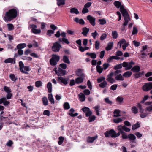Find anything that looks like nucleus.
I'll return each instance as SVG.
<instances>
[{
	"mask_svg": "<svg viewBox=\"0 0 152 152\" xmlns=\"http://www.w3.org/2000/svg\"><path fill=\"white\" fill-rule=\"evenodd\" d=\"M17 15V11L16 9L13 8L6 12L4 19L5 21H10L16 18Z\"/></svg>",
	"mask_w": 152,
	"mask_h": 152,
	"instance_id": "obj_1",
	"label": "nucleus"
},
{
	"mask_svg": "<svg viewBox=\"0 0 152 152\" xmlns=\"http://www.w3.org/2000/svg\"><path fill=\"white\" fill-rule=\"evenodd\" d=\"M60 60V56L56 55L53 54L52 55V57L50 60V63L51 66H56L57 62Z\"/></svg>",
	"mask_w": 152,
	"mask_h": 152,
	"instance_id": "obj_2",
	"label": "nucleus"
},
{
	"mask_svg": "<svg viewBox=\"0 0 152 152\" xmlns=\"http://www.w3.org/2000/svg\"><path fill=\"white\" fill-rule=\"evenodd\" d=\"M115 132L113 129L109 130L108 131H106L104 133L106 137H111L112 138H115Z\"/></svg>",
	"mask_w": 152,
	"mask_h": 152,
	"instance_id": "obj_3",
	"label": "nucleus"
},
{
	"mask_svg": "<svg viewBox=\"0 0 152 152\" xmlns=\"http://www.w3.org/2000/svg\"><path fill=\"white\" fill-rule=\"evenodd\" d=\"M61 48V45L57 42L54 43L52 47V49L53 51L55 52H58L60 48Z\"/></svg>",
	"mask_w": 152,
	"mask_h": 152,
	"instance_id": "obj_4",
	"label": "nucleus"
},
{
	"mask_svg": "<svg viewBox=\"0 0 152 152\" xmlns=\"http://www.w3.org/2000/svg\"><path fill=\"white\" fill-rule=\"evenodd\" d=\"M55 73L59 77L64 76L66 74V70H64L60 68H58L57 70H55Z\"/></svg>",
	"mask_w": 152,
	"mask_h": 152,
	"instance_id": "obj_5",
	"label": "nucleus"
},
{
	"mask_svg": "<svg viewBox=\"0 0 152 152\" xmlns=\"http://www.w3.org/2000/svg\"><path fill=\"white\" fill-rule=\"evenodd\" d=\"M152 89V82L146 83L143 86V90L147 91Z\"/></svg>",
	"mask_w": 152,
	"mask_h": 152,
	"instance_id": "obj_6",
	"label": "nucleus"
},
{
	"mask_svg": "<svg viewBox=\"0 0 152 152\" xmlns=\"http://www.w3.org/2000/svg\"><path fill=\"white\" fill-rule=\"evenodd\" d=\"M56 80L59 83H62L65 85H66L68 84L67 80L65 78L61 77H57Z\"/></svg>",
	"mask_w": 152,
	"mask_h": 152,
	"instance_id": "obj_7",
	"label": "nucleus"
},
{
	"mask_svg": "<svg viewBox=\"0 0 152 152\" xmlns=\"http://www.w3.org/2000/svg\"><path fill=\"white\" fill-rule=\"evenodd\" d=\"M87 19L89 21L90 23L93 26L95 25L96 19L90 15H88L87 17Z\"/></svg>",
	"mask_w": 152,
	"mask_h": 152,
	"instance_id": "obj_8",
	"label": "nucleus"
},
{
	"mask_svg": "<svg viewBox=\"0 0 152 152\" xmlns=\"http://www.w3.org/2000/svg\"><path fill=\"white\" fill-rule=\"evenodd\" d=\"M76 74L77 76L80 77H85V75L83 73V70L80 69H77L76 72Z\"/></svg>",
	"mask_w": 152,
	"mask_h": 152,
	"instance_id": "obj_9",
	"label": "nucleus"
},
{
	"mask_svg": "<svg viewBox=\"0 0 152 152\" xmlns=\"http://www.w3.org/2000/svg\"><path fill=\"white\" fill-rule=\"evenodd\" d=\"M120 10L123 17L129 15L126 10L124 8V6H122L120 8Z\"/></svg>",
	"mask_w": 152,
	"mask_h": 152,
	"instance_id": "obj_10",
	"label": "nucleus"
},
{
	"mask_svg": "<svg viewBox=\"0 0 152 152\" xmlns=\"http://www.w3.org/2000/svg\"><path fill=\"white\" fill-rule=\"evenodd\" d=\"M97 136L91 137L89 136L87 138V142L88 143H92L97 138Z\"/></svg>",
	"mask_w": 152,
	"mask_h": 152,
	"instance_id": "obj_11",
	"label": "nucleus"
},
{
	"mask_svg": "<svg viewBox=\"0 0 152 152\" xmlns=\"http://www.w3.org/2000/svg\"><path fill=\"white\" fill-rule=\"evenodd\" d=\"M83 32L81 34L84 36H86L87 33L89 31V29L86 27H84L82 28Z\"/></svg>",
	"mask_w": 152,
	"mask_h": 152,
	"instance_id": "obj_12",
	"label": "nucleus"
},
{
	"mask_svg": "<svg viewBox=\"0 0 152 152\" xmlns=\"http://www.w3.org/2000/svg\"><path fill=\"white\" fill-rule=\"evenodd\" d=\"M140 67L138 66H135L131 69V71L134 72H138L140 71Z\"/></svg>",
	"mask_w": 152,
	"mask_h": 152,
	"instance_id": "obj_13",
	"label": "nucleus"
},
{
	"mask_svg": "<svg viewBox=\"0 0 152 152\" xmlns=\"http://www.w3.org/2000/svg\"><path fill=\"white\" fill-rule=\"evenodd\" d=\"M134 64V63L132 61L127 63V67L125 68V70H127L130 69L132 67V65Z\"/></svg>",
	"mask_w": 152,
	"mask_h": 152,
	"instance_id": "obj_14",
	"label": "nucleus"
},
{
	"mask_svg": "<svg viewBox=\"0 0 152 152\" xmlns=\"http://www.w3.org/2000/svg\"><path fill=\"white\" fill-rule=\"evenodd\" d=\"M48 100L51 102V104H54L55 102L54 99L53 97L52 94L51 93L48 94Z\"/></svg>",
	"mask_w": 152,
	"mask_h": 152,
	"instance_id": "obj_15",
	"label": "nucleus"
},
{
	"mask_svg": "<svg viewBox=\"0 0 152 152\" xmlns=\"http://www.w3.org/2000/svg\"><path fill=\"white\" fill-rule=\"evenodd\" d=\"M78 96L80 101L83 102L85 101L86 97L82 93H80L78 95Z\"/></svg>",
	"mask_w": 152,
	"mask_h": 152,
	"instance_id": "obj_16",
	"label": "nucleus"
},
{
	"mask_svg": "<svg viewBox=\"0 0 152 152\" xmlns=\"http://www.w3.org/2000/svg\"><path fill=\"white\" fill-rule=\"evenodd\" d=\"M128 138L132 140V142H134L135 140L136 139L135 136L132 134H130L128 135Z\"/></svg>",
	"mask_w": 152,
	"mask_h": 152,
	"instance_id": "obj_17",
	"label": "nucleus"
},
{
	"mask_svg": "<svg viewBox=\"0 0 152 152\" xmlns=\"http://www.w3.org/2000/svg\"><path fill=\"white\" fill-rule=\"evenodd\" d=\"M84 78L83 77H78L75 79V82L77 84H80L83 81Z\"/></svg>",
	"mask_w": 152,
	"mask_h": 152,
	"instance_id": "obj_18",
	"label": "nucleus"
},
{
	"mask_svg": "<svg viewBox=\"0 0 152 152\" xmlns=\"http://www.w3.org/2000/svg\"><path fill=\"white\" fill-rule=\"evenodd\" d=\"M113 4L117 8H120L122 6H124L123 5H121L120 1H114Z\"/></svg>",
	"mask_w": 152,
	"mask_h": 152,
	"instance_id": "obj_19",
	"label": "nucleus"
},
{
	"mask_svg": "<svg viewBox=\"0 0 152 152\" xmlns=\"http://www.w3.org/2000/svg\"><path fill=\"white\" fill-rule=\"evenodd\" d=\"M63 61L65 63L67 64H69L70 63V61L68 57L65 55L63 56Z\"/></svg>",
	"mask_w": 152,
	"mask_h": 152,
	"instance_id": "obj_20",
	"label": "nucleus"
},
{
	"mask_svg": "<svg viewBox=\"0 0 152 152\" xmlns=\"http://www.w3.org/2000/svg\"><path fill=\"white\" fill-rule=\"evenodd\" d=\"M26 43H20L18 44L17 46V49H21L26 47Z\"/></svg>",
	"mask_w": 152,
	"mask_h": 152,
	"instance_id": "obj_21",
	"label": "nucleus"
},
{
	"mask_svg": "<svg viewBox=\"0 0 152 152\" xmlns=\"http://www.w3.org/2000/svg\"><path fill=\"white\" fill-rule=\"evenodd\" d=\"M14 61V64H15V59H12V58H9L8 59H7L4 61V63H12Z\"/></svg>",
	"mask_w": 152,
	"mask_h": 152,
	"instance_id": "obj_22",
	"label": "nucleus"
},
{
	"mask_svg": "<svg viewBox=\"0 0 152 152\" xmlns=\"http://www.w3.org/2000/svg\"><path fill=\"white\" fill-rule=\"evenodd\" d=\"M140 126V123L139 122H137L135 124L132 125V129L133 130H134L139 128Z\"/></svg>",
	"mask_w": 152,
	"mask_h": 152,
	"instance_id": "obj_23",
	"label": "nucleus"
},
{
	"mask_svg": "<svg viewBox=\"0 0 152 152\" xmlns=\"http://www.w3.org/2000/svg\"><path fill=\"white\" fill-rule=\"evenodd\" d=\"M132 74V72L131 71H127L124 73L123 76L124 77H128L131 76Z\"/></svg>",
	"mask_w": 152,
	"mask_h": 152,
	"instance_id": "obj_24",
	"label": "nucleus"
},
{
	"mask_svg": "<svg viewBox=\"0 0 152 152\" xmlns=\"http://www.w3.org/2000/svg\"><path fill=\"white\" fill-rule=\"evenodd\" d=\"M120 113V110H115L113 112L114 114H115L113 115L114 117H117L121 116V115L119 114Z\"/></svg>",
	"mask_w": 152,
	"mask_h": 152,
	"instance_id": "obj_25",
	"label": "nucleus"
},
{
	"mask_svg": "<svg viewBox=\"0 0 152 152\" xmlns=\"http://www.w3.org/2000/svg\"><path fill=\"white\" fill-rule=\"evenodd\" d=\"M70 12L71 13H74L76 14H78L79 13L78 10L75 7L71 8Z\"/></svg>",
	"mask_w": 152,
	"mask_h": 152,
	"instance_id": "obj_26",
	"label": "nucleus"
},
{
	"mask_svg": "<svg viewBox=\"0 0 152 152\" xmlns=\"http://www.w3.org/2000/svg\"><path fill=\"white\" fill-rule=\"evenodd\" d=\"M47 88L48 89V92L49 93H51L52 90V86L51 83L49 82L47 84Z\"/></svg>",
	"mask_w": 152,
	"mask_h": 152,
	"instance_id": "obj_27",
	"label": "nucleus"
},
{
	"mask_svg": "<svg viewBox=\"0 0 152 152\" xmlns=\"http://www.w3.org/2000/svg\"><path fill=\"white\" fill-rule=\"evenodd\" d=\"M57 4L58 6L64 5L65 4V1L66 0H56Z\"/></svg>",
	"mask_w": 152,
	"mask_h": 152,
	"instance_id": "obj_28",
	"label": "nucleus"
},
{
	"mask_svg": "<svg viewBox=\"0 0 152 152\" xmlns=\"http://www.w3.org/2000/svg\"><path fill=\"white\" fill-rule=\"evenodd\" d=\"M124 125H120L118 126L117 129L119 132H121V134L124 132Z\"/></svg>",
	"mask_w": 152,
	"mask_h": 152,
	"instance_id": "obj_29",
	"label": "nucleus"
},
{
	"mask_svg": "<svg viewBox=\"0 0 152 152\" xmlns=\"http://www.w3.org/2000/svg\"><path fill=\"white\" fill-rule=\"evenodd\" d=\"M124 78L122 77L121 74H119L115 77V79L116 80H124Z\"/></svg>",
	"mask_w": 152,
	"mask_h": 152,
	"instance_id": "obj_30",
	"label": "nucleus"
},
{
	"mask_svg": "<svg viewBox=\"0 0 152 152\" xmlns=\"http://www.w3.org/2000/svg\"><path fill=\"white\" fill-rule=\"evenodd\" d=\"M31 31L35 34H39L41 32V30L40 29H31Z\"/></svg>",
	"mask_w": 152,
	"mask_h": 152,
	"instance_id": "obj_31",
	"label": "nucleus"
},
{
	"mask_svg": "<svg viewBox=\"0 0 152 152\" xmlns=\"http://www.w3.org/2000/svg\"><path fill=\"white\" fill-rule=\"evenodd\" d=\"M113 45V42H110L108 44L106 48V50L107 51H109L111 50Z\"/></svg>",
	"mask_w": 152,
	"mask_h": 152,
	"instance_id": "obj_32",
	"label": "nucleus"
},
{
	"mask_svg": "<svg viewBox=\"0 0 152 152\" xmlns=\"http://www.w3.org/2000/svg\"><path fill=\"white\" fill-rule=\"evenodd\" d=\"M107 84V82L105 81H104L103 82L99 84V86L102 88H104L106 87Z\"/></svg>",
	"mask_w": 152,
	"mask_h": 152,
	"instance_id": "obj_33",
	"label": "nucleus"
},
{
	"mask_svg": "<svg viewBox=\"0 0 152 152\" xmlns=\"http://www.w3.org/2000/svg\"><path fill=\"white\" fill-rule=\"evenodd\" d=\"M63 107L64 110H68L70 108L69 104L67 102L64 103L63 104Z\"/></svg>",
	"mask_w": 152,
	"mask_h": 152,
	"instance_id": "obj_34",
	"label": "nucleus"
},
{
	"mask_svg": "<svg viewBox=\"0 0 152 152\" xmlns=\"http://www.w3.org/2000/svg\"><path fill=\"white\" fill-rule=\"evenodd\" d=\"M42 101L43 104L44 105L46 106L48 105V101L46 97H44L43 98H42Z\"/></svg>",
	"mask_w": 152,
	"mask_h": 152,
	"instance_id": "obj_35",
	"label": "nucleus"
},
{
	"mask_svg": "<svg viewBox=\"0 0 152 152\" xmlns=\"http://www.w3.org/2000/svg\"><path fill=\"white\" fill-rule=\"evenodd\" d=\"M7 26L8 27V29L9 31H11L14 29V26L12 24H7Z\"/></svg>",
	"mask_w": 152,
	"mask_h": 152,
	"instance_id": "obj_36",
	"label": "nucleus"
},
{
	"mask_svg": "<svg viewBox=\"0 0 152 152\" xmlns=\"http://www.w3.org/2000/svg\"><path fill=\"white\" fill-rule=\"evenodd\" d=\"M10 78L12 81L14 82L16 81L17 79V78L15 77V75L14 74H10Z\"/></svg>",
	"mask_w": 152,
	"mask_h": 152,
	"instance_id": "obj_37",
	"label": "nucleus"
},
{
	"mask_svg": "<svg viewBox=\"0 0 152 152\" xmlns=\"http://www.w3.org/2000/svg\"><path fill=\"white\" fill-rule=\"evenodd\" d=\"M96 70L100 74L102 73L103 70V68L100 66H96Z\"/></svg>",
	"mask_w": 152,
	"mask_h": 152,
	"instance_id": "obj_38",
	"label": "nucleus"
},
{
	"mask_svg": "<svg viewBox=\"0 0 152 152\" xmlns=\"http://www.w3.org/2000/svg\"><path fill=\"white\" fill-rule=\"evenodd\" d=\"M106 80L111 84L114 83L115 82V80L111 77H108L107 79Z\"/></svg>",
	"mask_w": 152,
	"mask_h": 152,
	"instance_id": "obj_39",
	"label": "nucleus"
},
{
	"mask_svg": "<svg viewBox=\"0 0 152 152\" xmlns=\"http://www.w3.org/2000/svg\"><path fill=\"white\" fill-rule=\"evenodd\" d=\"M112 36L113 39H116L118 37V33L116 31H112Z\"/></svg>",
	"mask_w": 152,
	"mask_h": 152,
	"instance_id": "obj_40",
	"label": "nucleus"
},
{
	"mask_svg": "<svg viewBox=\"0 0 152 152\" xmlns=\"http://www.w3.org/2000/svg\"><path fill=\"white\" fill-rule=\"evenodd\" d=\"M122 67V64L121 63L118 65H117L116 66H114V69L116 70L117 69H121Z\"/></svg>",
	"mask_w": 152,
	"mask_h": 152,
	"instance_id": "obj_41",
	"label": "nucleus"
},
{
	"mask_svg": "<svg viewBox=\"0 0 152 152\" xmlns=\"http://www.w3.org/2000/svg\"><path fill=\"white\" fill-rule=\"evenodd\" d=\"M96 118V116L94 115L90 116L88 118L89 122H91L94 121L95 119Z\"/></svg>",
	"mask_w": 152,
	"mask_h": 152,
	"instance_id": "obj_42",
	"label": "nucleus"
},
{
	"mask_svg": "<svg viewBox=\"0 0 152 152\" xmlns=\"http://www.w3.org/2000/svg\"><path fill=\"white\" fill-rule=\"evenodd\" d=\"M125 43H126V40L124 39H122L118 43V45L120 44V48H121V45L122 44H124Z\"/></svg>",
	"mask_w": 152,
	"mask_h": 152,
	"instance_id": "obj_43",
	"label": "nucleus"
},
{
	"mask_svg": "<svg viewBox=\"0 0 152 152\" xmlns=\"http://www.w3.org/2000/svg\"><path fill=\"white\" fill-rule=\"evenodd\" d=\"M42 82L40 81H37L35 82V85L37 87H39L42 86Z\"/></svg>",
	"mask_w": 152,
	"mask_h": 152,
	"instance_id": "obj_44",
	"label": "nucleus"
},
{
	"mask_svg": "<svg viewBox=\"0 0 152 152\" xmlns=\"http://www.w3.org/2000/svg\"><path fill=\"white\" fill-rule=\"evenodd\" d=\"M4 91L7 93L11 92V89L9 87H8L7 86H4Z\"/></svg>",
	"mask_w": 152,
	"mask_h": 152,
	"instance_id": "obj_45",
	"label": "nucleus"
},
{
	"mask_svg": "<svg viewBox=\"0 0 152 152\" xmlns=\"http://www.w3.org/2000/svg\"><path fill=\"white\" fill-rule=\"evenodd\" d=\"M58 139L59 140L58 142V143L59 145H61L62 143L64 140V138L62 136H60L59 137Z\"/></svg>",
	"mask_w": 152,
	"mask_h": 152,
	"instance_id": "obj_46",
	"label": "nucleus"
},
{
	"mask_svg": "<svg viewBox=\"0 0 152 152\" xmlns=\"http://www.w3.org/2000/svg\"><path fill=\"white\" fill-rule=\"evenodd\" d=\"M54 33V31L52 30H48L46 34L49 36H51L52 34Z\"/></svg>",
	"mask_w": 152,
	"mask_h": 152,
	"instance_id": "obj_47",
	"label": "nucleus"
},
{
	"mask_svg": "<svg viewBox=\"0 0 152 152\" xmlns=\"http://www.w3.org/2000/svg\"><path fill=\"white\" fill-rule=\"evenodd\" d=\"M122 120L121 118H115L113 119V122L117 124L121 122H122Z\"/></svg>",
	"mask_w": 152,
	"mask_h": 152,
	"instance_id": "obj_48",
	"label": "nucleus"
},
{
	"mask_svg": "<svg viewBox=\"0 0 152 152\" xmlns=\"http://www.w3.org/2000/svg\"><path fill=\"white\" fill-rule=\"evenodd\" d=\"M132 113L134 114H136L138 112L137 108L135 106H133L132 108Z\"/></svg>",
	"mask_w": 152,
	"mask_h": 152,
	"instance_id": "obj_49",
	"label": "nucleus"
},
{
	"mask_svg": "<svg viewBox=\"0 0 152 152\" xmlns=\"http://www.w3.org/2000/svg\"><path fill=\"white\" fill-rule=\"evenodd\" d=\"M19 66L20 67V71L23 69V68L24 67V64L23 62L21 61H20L19 63Z\"/></svg>",
	"mask_w": 152,
	"mask_h": 152,
	"instance_id": "obj_50",
	"label": "nucleus"
},
{
	"mask_svg": "<svg viewBox=\"0 0 152 152\" xmlns=\"http://www.w3.org/2000/svg\"><path fill=\"white\" fill-rule=\"evenodd\" d=\"M100 43L99 41H96L95 43V47L96 49L98 50L99 48V45Z\"/></svg>",
	"mask_w": 152,
	"mask_h": 152,
	"instance_id": "obj_51",
	"label": "nucleus"
},
{
	"mask_svg": "<svg viewBox=\"0 0 152 152\" xmlns=\"http://www.w3.org/2000/svg\"><path fill=\"white\" fill-rule=\"evenodd\" d=\"M104 101L110 105H111L113 103L112 102L109 100L108 97L105 98L104 99Z\"/></svg>",
	"mask_w": 152,
	"mask_h": 152,
	"instance_id": "obj_52",
	"label": "nucleus"
},
{
	"mask_svg": "<svg viewBox=\"0 0 152 152\" xmlns=\"http://www.w3.org/2000/svg\"><path fill=\"white\" fill-rule=\"evenodd\" d=\"M123 98L120 97H117L116 100V101L119 102V103L120 104L123 102Z\"/></svg>",
	"mask_w": 152,
	"mask_h": 152,
	"instance_id": "obj_53",
	"label": "nucleus"
},
{
	"mask_svg": "<svg viewBox=\"0 0 152 152\" xmlns=\"http://www.w3.org/2000/svg\"><path fill=\"white\" fill-rule=\"evenodd\" d=\"M99 22L100 25H104L106 23V21L104 19H99Z\"/></svg>",
	"mask_w": 152,
	"mask_h": 152,
	"instance_id": "obj_54",
	"label": "nucleus"
},
{
	"mask_svg": "<svg viewBox=\"0 0 152 152\" xmlns=\"http://www.w3.org/2000/svg\"><path fill=\"white\" fill-rule=\"evenodd\" d=\"M121 134H122V137L123 139H127L128 138L127 133L126 132H123V133Z\"/></svg>",
	"mask_w": 152,
	"mask_h": 152,
	"instance_id": "obj_55",
	"label": "nucleus"
},
{
	"mask_svg": "<svg viewBox=\"0 0 152 152\" xmlns=\"http://www.w3.org/2000/svg\"><path fill=\"white\" fill-rule=\"evenodd\" d=\"M59 66L61 67V68L63 69H65L67 67L66 64L64 63L61 64L59 65Z\"/></svg>",
	"mask_w": 152,
	"mask_h": 152,
	"instance_id": "obj_56",
	"label": "nucleus"
},
{
	"mask_svg": "<svg viewBox=\"0 0 152 152\" xmlns=\"http://www.w3.org/2000/svg\"><path fill=\"white\" fill-rule=\"evenodd\" d=\"M81 110L85 113H86L89 110V108L88 107H84L81 109Z\"/></svg>",
	"mask_w": 152,
	"mask_h": 152,
	"instance_id": "obj_57",
	"label": "nucleus"
},
{
	"mask_svg": "<svg viewBox=\"0 0 152 152\" xmlns=\"http://www.w3.org/2000/svg\"><path fill=\"white\" fill-rule=\"evenodd\" d=\"M118 85L117 84H114L111 86L110 88V89L113 91H114L116 89Z\"/></svg>",
	"mask_w": 152,
	"mask_h": 152,
	"instance_id": "obj_58",
	"label": "nucleus"
},
{
	"mask_svg": "<svg viewBox=\"0 0 152 152\" xmlns=\"http://www.w3.org/2000/svg\"><path fill=\"white\" fill-rule=\"evenodd\" d=\"M138 32L137 28L136 27H133V30L132 32V35H134L136 34Z\"/></svg>",
	"mask_w": 152,
	"mask_h": 152,
	"instance_id": "obj_59",
	"label": "nucleus"
},
{
	"mask_svg": "<svg viewBox=\"0 0 152 152\" xmlns=\"http://www.w3.org/2000/svg\"><path fill=\"white\" fill-rule=\"evenodd\" d=\"M142 75V72H139L134 75L136 79L140 77Z\"/></svg>",
	"mask_w": 152,
	"mask_h": 152,
	"instance_id": "obj_60",
	"label": "nucleus"
},
{
	"mask_svg": "<svg viewBox=\"0 0 152 152\" xmlns=\"http://www.w3.org/2000/svg\"><path fill=\"white\" fill-rule=\"evenodd\" d=\"M92 114V112L90 110L88 111L86 114V117H90Z\"/></svg>",
	"mask_w": 152,
	"mask_h": 152,
	"instance_id": "obj_61",
	"label": "nucleus"
},
{
	"mask_svg": "<svg viewBox=\"0 0 152 152\" xmlns=\"http://www.w3.org/2000/svg\"><path fill=\"white\" fill-rule=\"evenodd\" d=\"M105 78L104 77H101L97 79V81L98 83H100L103 81H104Z\"/></svg>",
	"mask_w": 152,
	"mask_h": 152,
	"instance_id": "obj_62",
	"label": "nucleus"
},
{
	"mask_svg": "<svg viewBox=\"0 0 152 152\" xmlns=\"http://www.w3.org/2000/svg\"><path fill=\"white\" fill-rule=\"evenodd\" d=\"M43 114L44 115L49 116L50 115V111L48 110H45L43 112Z\"/></svg>",
	"mask_w": 152,
	"mask_h": 152,
	"instance_id": "obj_63",
	"label": "nucleus"
},
{
	"mask_svg": "<svg viewBox=\"0 0 152 152\" xmlns=\"http://www.w3.org/2000/svg\"><path fill=\"white\" fill-rule=\"evenodd\" d=\"M92 4V3L91 2H88L84 6V7L88 8H89Z\"/></svg>",
	"mask_w": 152,
	"mask_h": 152,
	"instance_id": "obj_64",
	"label": "nucleus"
}]
</instances>
